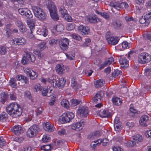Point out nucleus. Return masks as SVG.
<instances>
[{
    "label": "nucleus",
    "instance_id": "f257e3e1",
    "mask_svg": "<svg viewBox=\"0 0 151 151\" xmlns=\"http://www.w3.org/2000/svg\"><path fill=\"white\" fill-rule=\"evenodd\" d=\"M7 112L12 116L17 118L22 113V109L20 106L16 102L10 104L6 107Z\"/></svg>",
    "mask_w": 151,
    "mask_h": 151
},
{
    "label": "nucleus",
    "instance_id": "f03ea898",
    "mask_svg": "<svg viewBox=\"0 0 151 151\" xmlns=\"http://www.w3.org/2000/svg\"><path fill=\"white\" fill-rule=\"evenodd\" d=\"M50 16L53 20L56 21L59 19V17L57 12L56 6L54 3L49 1L47 5Z\"/></svg>",
    "mask_w": 151,
    "mask_h": 151
},
{
    "label": "nucleus",
    "instance_id": "7ed1b4c3",
    "mask_svg": "<svg viewBox=\"0 0 151 151\" xmlns=\"http://www.w3.org/2000/svg\"><path fill=\"white\" fill-rule=\"evenodd\" d=\"M47 81L54 87L60 89L64 86L66 80L64 78H59L57 81L55 77L52 76L48 78Z\"/></svg>",
    "mask_w": 151,
    "mask_h": 151
},
{
    "label": "nucleus",
    "instance_id": "20e7f679",
    "mask_svg": "<svg viewBox=\"0 0 151 151\" xmlns=\"http://www.w3.org/2000/svg\"><path fill=\"white\" fill-rule=\"evenodd\" d=\"M32 10L35 17L39 20H42L45 19L46 14L42 9L37 6H33Z\"/></svg>",
    "mask_w": 151,
    "mask_h": 151
},
{
    "label": "nucleus",
    "instance_id": "39448f33",
    "mask_svg": "<svg viewBox=\"0 0 151 151\" xmlns=\"http://www.w3.org/2000/svg\"><path fill=\"white\" fill-rule=\"evenodd\" d=\"M151 60V55L146 52H142L138 56V62L140 64H145L150 62Z\"/></svg>",
    "mask_w": 151,
    "mask_h": 151
},
{
    "label": "nucleus",
    "instance_id": "423d86ee",
    "mask_svg": "<svg viewBox=\"0 0 151 151\" xmlns=\"http://www.w3.org/2000/svg\"><path fill=\"white\" fill-rule=\"evenodd\" d=\"M40 131L39 126L36 124L31 126L27 132V135L28 137L32 138L37 134Z\"/></svg>",
    "mask_w": 151,
    "mask_h": 151
},
{
    "label": "nucleus",
    "instance_id": "0eeeda50",
    "mask_svg": "<svg viewBox=\"0 0 151 151\" xmlns=\"http://www.w3.org/2000/svg\"><path fill=\"white\" fill-rule=\"evenodd\" d=\"M109 6L118 10L120 9H125L128 7V4L126 2H122L119 3L117 2H111L110 3Z\"/></svg>",
    "mask_w": 151,
    "mask_h": 151
},
{
    "label": "nucleus",
    "instance_id": "6e6552de",
    "mask_svg": "<svg viewBox=\"0 0 151 151\" xmlns=\"http://www.w3.org/2000/svg\"><path fill=\"white\" fill-rule=\"evenodd\" d=\"M27 43V40L22 37L14 38L11 40V44L13 45H24Z\"/></svg>",
    "mask_w": 151,
    "mask_h": 151
},
{
    "label": "nucleus",
    "instance_id": "1a4fd4ad",
    "mask_svg": "<svg viewBox=\"0 0 151 151\" xmlns=\"http://www.w3.org/2000/svg\"><path fill=\"white\" fill-rule=\"evenodd\" d=\"M36 58L35 55L32 54L27 53L26 56L23 57L22 60V63L23 65L27 64L28 62H34Z\"/></svg>",
    "mask_w": 151,
    "mask_h": 151
},
{
    "label": "nucleus",
    "instance_id": "9d476101",
    "mask_svg": "<svg viewBox=\"0 0 151 151\" xmlns=\"http://www.w3.org/2000/svg\"><path fill=\"white\" fill-rule=\"evenodd\" d=\"M85 124L84 120L82 119L79 122L72 124L71 128L73 129L76 131H79L83 129Z\"/></svg>",
    "mask_w": 151,
    "mask_h": 151
},
{
    "label": "nucleus",
    "instance_id": "9b49d317",
    "mask_svg": "<svg viewBox=\"0 0 151 151\" xmlns=\"http://www.w3.org/2000/svg\"><path fill=\"white\" fill-rule=\"evenodd\" d=\"M25 73L32 80L36 79L38 76V74L30 68H26L24 70Z\"/></svg>",
    "mask_w": 151,
    "mask_h": 151
},
{
    "label": "nucleus",
    "instance_id": "f8f14e48",
    "mask_svg": "<svg viewBox=\"0 0 151 151\" xmlns=\"http://www.w3.org/2000/svg\"><path fill=\"white\" fill-rule=\"evenodd\" d=\"M88 114V108L84 106L80 107L77 111V114L80 116H87Z\"/></svg>",
    "mask_w": 151,
    "mask_h": 151
},
{
    "label": "nucleus",
    "instance_id": "ddd939ff",
    "mask_svg": "<svg viewBox=\"0 0 151 151\" xmlns=\"http://www.w3.org/2000/svg\"><path fill=\"white\" fill-rule=\"evenodd\" d=\"M59 44L60 48L62 50L66 51L68 47L69 40L67 38H64L60 41Z\"/></svg>",
    "mask_w": 151,
    "mask_h": 151
},
{
    "label": "nucleus",
    "instance_id": "4468645a",
    "mask_svg": "<svg viewBox=\"0 0 151 151\" xmlns=\"http://www.w3.org/2000/svg\"><path fill=\"white\" fill-rule=\"evenodd\" d=\"M106 37L108 43L113 45L117 44L119 40V38L117 37H109L106 35Z\"/></svg>",
    "mask_w": 151,
    "mask_h": 151
},
{
    "label": "nucleus",
    "instance_id": "2eb2a0df",
    "mask_svg": "<svg viewBox=\"0 0 151 151\" xmlns=\"http://www.w3.org/2000/svg\"><path fill=\"white\" fill-rule=\"evenodd\" d=\"M78 30L82 35H84L88 34L89 31V28L88 26L81 25L78 27Z\"/></svg>",
    "mask_w": 151,
    "mask_h": 151
},
{
    "label": "nucleus",
    "instance_id": "dca6fc26",
    "mask_svg": "<svg viewBox=\"0 0 151 151\" xmlns=\"http://www.w3.org/2000/svg\"><path fill=\"white\" fill-rule=\"evenodd\" d=\"M103 96V93L102 91H99L93 98V101L96 103H99L101 101Z\"/></svg>",
    "mask_w": 151,
    "mask_h": 151
},
{
    "label": "nucleus",
    "instance_id": "f3484780",
    "mask_svg": "<svg viewBox=\"0 0 151 151\" xmlns=\"http://www.w3.org/2000/svg\"><path fill=\"white\" fill-rule=\"evenodd\" d=\"M14 134L16 135H19L23 132L22 127L20 125H15L13 127L12 129Z\"/></svg>",
    "mask_w": 151,
    "mask_h": 151
},
{
    "label": "nucleus",
    "instance_id": "a211bd4d",
    "mask_svg": "<svg viewBox=\"0 0 151 151\" xmlns=\"http://www.w3.org/2000/svg\"><path fill=\"white\" fill-rule=\"evenodd\" d=\"M149 117L146 115H143L140 118L139 123L142 126L146 127L147 126V122L149 120Z\"/></svg>",
    "mask_w": 151,
    "mask_h": 151
},
{
    "label": "nucleus",
    "instance_id": "6ab92c4d",
    "mask_svg": "<svg viewBox=\"0 0 151 151\" xmlns=\"http://www.w3.org/2000/svg\"><path fill=\"white\" fill-rule=\"evenodd\" d=\"M100 116L102 118L109 117L111 116V113L108 110L101 109L99 112Z\"/></svg>",
    "mask_w": 151,
    "mask_h": 151
},
{
    "label": "nucleus",
    "instance_id": "aec40b11",
    "mask_svg": "<svg viewBox=\"0 0 151 151\" xmlns=\"http://www.w3.org/2000/svg\"><path fill=\"white\" fill-rule=\"evenodd\" d=\"M87 20L91 23L94 24L97 23L99 21V19L95 14L88 17Z\"/></svg>",
    "mask_w": 151,
    "mask_h": 151
},
{
    "label": "nucleus",
    "instance_id": "412c9836",
    "mask_svg": "<svg viewBox=\"0 0 151 151\" xmlns=\"http://www.w3.org/2000/svg\"><path fill=\"white\" fill-rule=\"evenodd\" d=\"M120 64L122 65L123 67H126L129 65L128 61L123 56H121L119 60Z\"/></svg>",
    "mask_w": 151,
    "mask_h": 151
},
{
    "label": "nucleus",
    "instance_id": "4be33fe9",
    "mask_svg": "<svg viewBox=\"0 0 151 151\" xmlns=\"http://www.w3.org/2000/svg\"><path fill=\"white\" fill-rule=\"evenodd\" d=\"M100 135V132L98 131H96L91 133L88 136V138L90 139H93L99 137Z\"/></svg>",
    "mask_w": 151,
    "mask_h": 151
},
{
    "label": "nucleus",
    "instance_id": "5701e85b",
    "mask_svg": "<svg viewBox=\"0 0 151 151\" xmlns=\"http://www.w3.org/2000/svg\"><path fill=\"white\" fill-rule=\"evenodd\" d=\"M43 128L45 130L49 132H52L54 130L53 127L51 126L50 123L49 122H46Z\"/></svg>",
    "mask_w": 151,
    "mask_h": 151
},
{
    "label": "nucleus",
    "instance_id": "b1692460",
    "mask_svg": "<svg viewBox=\"0 0 151 151\" xmlns=\"http://www.w3.org/2000/svg\"><path fill=\"white\" fill-rule=\"evenodd\" d=\"M111 27L115 29H119L122 26L121 22L120 21H116L113 22L111 24Z\"/></svg>",
    "mask_w": 151,
    "mask_h": 151
},
{
    "label": "nucleus",
    "instance_id": "393cba45",
    "mask_svg": "<svg viewBox=\"0 0 151 151\" xmlns=\"http://www.w3.org/2000/svg\"><path fill=\"white\" fill-rule=\"evenodd\" d=\"M16 78L18 81H21L24 82L26 84L29 83L28 78L26 76H22L21 75H18L16 77Z\"/></svg>",
    "mask_w": 151,
    "mask_h": 151
},
{
    "label": "nucleus",
    "instance_id": "a878e982",
    "mask_svg": "<svg viewBox=\"0 0 151 151\" xmlns=\"http://www.w3.org/2000/svg\"><path fill=\"white\" fill-rule=\"evenodd\" d=\"M105 83L103 79H99L94 82V84L96 88H99L102 86Z\"/></svg>",
    "mask_w": 151,
    "mask_h": 151
},
{
    "label": "nucleus",
    "instance_id": "bb28decb",
    "mask_svg": "<svg viewBox=\"0 0 151 151\" xmlns=\"http://www.w3.org/2000/svg\"><path fill=\"white\" fill-rule=\"evenodd\" d=\"M71 86L73 87V88L75 90H77L81 87V85L80 84L77 83V82L75 81L74 78H71Z\"/></svg>",
    "mask_w": 151,
    "mask_h": 151
},
{
    "label": "nucleus",
    "instance_id": "cd10ccee",
    "mask_svg": "<svg viewBox=\"0 0 151 151\" xmlns=\"http://www.w3.org/2000/svg\"><path fill=\"white\" fill-rule=\"evenodd\" d=\"M62 118L60 119L61 121V122L62 123H65L68 122H70V119L68 118L67 113H63L62 115Z\"/></svg>",
    "mask_w": 151,
    "mask_h": 151
},
{
    "label": "nucleus",
    "instance_id": "c85d7f7f",
    "mask_svg": "<svg viewBox=\"0 0 151 151\" xmlns=\"http://www.w3.org/2000/svg\"><path fill=\"white\" fill-rule=\"evenodd\" d=\"M112 101L114 104L117 106H119L122 104V99L118 97H114L112 99Z\"/></svg>",
    "mask_w": 151,
    "mask_h": 151
},
{
    "label": "nucleus",
    "instance_id": "c756f323",
    "mask_svg": "<svg viewBox=\"0 0 151 151\" xmlns=\"http://www.w3.org/2000/svg\"><path fill=\"white\" fill-rule=\"evenodd\" d=\"M1 101L3 104H4L8 99V94L7 93L4 92L3 93H1Z\"/></svg>",
    "mask_w": 151,
    "mask_h": 151
},
{
    "label": "nucleus",
    "instance_id": "7c9ffc66",
    "mask_svg": "<svg viewBox=\"0 0 151 151\" xmlns=\"http://www.w3.org/2000/svg\"><path fill=\"white\" fill-rule=\"evenodd\" d=\"M64 70L63 66L60 64L58 65L56 67V71L59 74H62Z\"/></svg>",
    "mask_w": 151,
    "mask_h": 151
},
{
    "label": "nucleus",
    "instance_id": "2f4dec72",
    "mask_svg": "<svg viewBox=\"0 0 151 151\" xmlns=\"http://www.w3.org/2000/svg\"><path fill=\"white\" fill-rule=\"evenodd\" d=\"M139 22L141 24H144L145 26L148 25L150 22V20H147L144 17H143L139 19Z\"/></svg>",
    "mask_w": 151,
    "mask_h": 151
},
{
    "label": "nucleus",
    "instance_id": "473e14b6",
    "mask_svg": "<svg viewBox=\"0 0 151 151\" xmlns=\"http://www.w3.org/2000/svg\"><path fill=\"white\" fill-rule=\"evenodd\" d=\"M37 46L41 51L43 50L47 47L46 45V43L45 42H41L37 45Z\"/></svg>",
    "mask_w": 151,
    "mask_h": 151
},
{
    "label": "nucleus",
    "instance_id": "72a5a7b5",
    "mask_svg": "<svg viewBox=\"0 0 151 151\" xmlns=\"http://www.w3.org/2000/svg\"><path fill=\"white\" fill-rule=\"evenodd\" d=\"M9 48L3 46L0 47V52L2 55H4L6 53Z\"/></svg>",
    "mask_w": 151,
    "mask_h": 151
},
{
    "label": "nucleus",
    "instance_id": "f704fd0d",
    "mask_svg": "<svg viewBox=\"0 0 151 151\" xmlns=\"http://www.w3.org/2000/svg\"><path fill=\"white\" fill-rule=\"evenodd\" d=\"M59 12L63 17V15H65L68 13L67 10L65 9V7L63 6H60L59 9Z\"/></svg>",
    "mask_w": 151,
    "mask_h": 151
},
{
    "label": "nucleus",
    "instance_id": "c9c22d12",
    "mask_svg": "<svg viewBox=\"0 0 151 151\" xmlns=\"http://www.w3.org/2000/svg\"><path fill=\"white\" fill-rule=\"evenodd\" d=\"M119 120H116L114 119V129L116 131H119L120 129L121 126L119 125L118 124Z\"/></svg>",
    "mask_w": 151,
    "mask_h": 151
},
{
    "label": "nucleus",
    "instance_id": "e433bc0d",
    "mask_svg": "<svg viewBox=\"0 0 151 151\" xmlns=\"http://www.w3.org/2000/svg\"><path fill=\"white\" fill-rule=\"evenodd\" d=\"M122 71L121 70H119L117 69L114 70V73L112 74L113 77L115 78L122 74Z\"/></svg>",
    "mask_w": 151,
    "mask_h": 151
},
{
    "label": "nucleus",
    "instance_id": "4c0bfd02",
    "mask_svg": "<svg viewBox=\"0 0 151 151\" xmlns=\"http://www.w3.org/2000/svg\"><path fill=\"white\" fill-rule=\"evenodd\" d=\"M28 25L29 27L30 30L31 34L32 35L35 29V25L34 24L31 22H29V23L28 24Z\"/></svg>",
    "mask_w": 151,
    "mask_h": 151
},
{
    "label": "nucleus",
    "instance_id": "58836bf2",
    "mask_svg": "<svg viewBox=\"0 0 151 151\" xmlns=\"http://www.w3.org/2000/svg\"><path fill=\"white\" fill-rule=\"evenodd\" d=\"M24 15L29 19H30L33 17V15L31 12L28 9H27Z\"/></svg>",
    "mask_w": 151,
    "mask_h": 151
},
{
    "label": "nucleus",
    "instance_id": "ea45409f",
    "mask_svg": "<svg viewBox=\"0 0 151 151\" xmlns=\"http://www.w3.org/2000/svg\"><path fill=\"white\" fill-rule=\"evenodd\" d=\"M51 146L50 145H46L41 146V149L45 151H49L51 150Z\"/></svg>",
    "mask_w": 151,
    "mask_h": 151
},
{
    "label": "nucleus",
    "instance_id": "a19ab883",
    "mask_svg": "<svg viewBox=\"0 0 151 151\" xmlns=\"http://www.w3.org/2000/svg\"><path fill=\"white\" fill-rule=\"evenodd\" d=\"M133 139L134 140L141 142L142 141L143 138L142 135L139 134H137L133 137Z\"/></svg>",
    "mask_w": 151,
    "mask_h": 151
},
{
    "label": "nucleus",
    "instance_id": "79ce46f5",
    "mask_svg": "<svg viewBox=\"0 0 151 151\" xmlns=\"http://www.w3.org/2000/svg\"><path fill=\"white\" fill-rule=\"evenodd\" d=\"M62 106L64 107L67 108L68 106V104H69L68 101L65 99H63L60 102Z\"/></svg>",
    "mask_w": 151,
    "mask_h": 151
},
{
    "label": "nucleus",
    "instance_id": "37998d69",
    "mask_svg": "<svg viewBox=\"0 0 151 151\" xmlns=\"http://www.w3.org/2000/svg\"><path fill=\"white\" fill-rule=\"evenodd\" d=\"M63 18L67 21L68 22H72L73 19L71 16L68 13L65 15H63Z\"/></svg>",
    "mask_w": 151,
    "mask_h": 151
},
{
    "label": "nucleus",
    "instance_id": "c03bdc74",
    "mask_svg": "<svg viewBox=\"0 0 151 151\" xmlns=\"http://www.w3.org/2000/svg\"><path fill=\"white\" fill-rule=\"evenodd\" d=\"M125 144V145L128 147H130L135 145L136 143L134 141H130L126 143Z\"/></svg>",
    "mask_w": 151,
    "mask_h": 151
},
{
    "label": "nucleus",
    "instance_id": "a18cd8bd",
    "mask_svg": "<svg viewBox=\"0 0 151 151\" xmlns=\"http://www.w3.org/2000/svg\"><path fill=\"white\" fill-rule=\"evenodd\" d=\"M9 83L10 85L12 87H15L17 86L16 81L14 78H11L9 81Z\"/></svg>",
    "mask_w": 151,
    "mask_h": 151
},
{
    "label": "nucleus",
    "instance_id": "49530a36",
    "mask_svg": "<svg viewBox=\"0 0 151 151\" xmlns=\"http://www.w3.org/2000/svg\"><path fill=\"white\" fill-rule=\"evenodd\" d=\"M18 27L20 32L23 33L26 32L27 29L24 25H23L21 26L18 25Z\"/></svg>",
    "mask_w": 151,
    "mask_h": 151
},
{
    "label": "nucleus",
    "instance_id": "de8ad7c7",
    "mask_svg": "<svg viewBox=\"0 0 151 151\" xmlns=\"http://www.w3.org/2000/svg\"><path fill=\"white\" fill-rule=\"evenodd\" d=\"M42 90V86L40 84H37L35 85L34 86V91L36 92L40 91Z\"/></svg>",
    "mask_w": 151,
    "mask_h": 151
},
{
    "label": "nucleus",
    "instance_id": "09e8293b",
    "mask_svg": "<svg viewBox=\"0 0 151 151\" xmlns=\"http://www.w3.org/2000/svg\"><path fill=\"white\" fill-rule=\"evenodd\" d=\"M75 27V24L73 23H69L66 26V29L68 30L73 29Z\"/></svg>",
    "mask_w": 151,
    "mask_h": 151
},
{
    "label": "nucleus",
    "instance_id": "8fccbe9b",
    "mask_svg": "<svg viewBox=\"0 0 151 151\" xmlns=\"http://www.w3.org/2000/svg\"><path fill=\"white\" fill-rule=\"evenodd\" d=\"M58 42V40L52 39L49 41V44L51 46L57 44Z\"/></svg>",
    "mask_w": 151,
    "mask_h": 151
},
{
    "label": "nucleus",
    "instance_id": "3c124183",
    "mask_svg": "<svg viewBox=\"0 0 151 151\" xmlns=\"http://www.w3.org/2000/svg\"><path fill=\"white\" fill-rule=\"evenodd\" d=\"M27 9L20 8L18 10L19 13L22 15H24Z\"/></svg>",
    "mask_w": 151,
    "mask_h": 151
},
{
    "label": "nucleus",
    "instance_id": "603ef678",
    "mask_svg": "<svg viewBox=\"0 0 151 151\" xmlns=\"http://www.w3.org/2000/svg\"><path fill=\"white\" fill-rule=\"evenodd\" d=\"M50 139V137L48 136L46 134L44 135L42 138V141L44 142H47L49 141Z\"/></svg>",
    "mask_w": 151,
    "mask_h": 151
},
{
    "label": "nucleus",
    "instance_id": "864d4df0",
    "mask_svg": "<svg viewBox=\"0 0 151 151\" xmlns=\"http://www.w3.org/2000/svg\"><path fill=\"white\" fill-rule=\"evenodd\" d=\"M56 30L58 32H60L63 29V27L62 25L59 24L56 26Z\"/></svg>",
    "mask_w": 151,
    "mask_h": 151
},
{
    "label": "nucleus",
    "instance_id": "5fc2aeb1",
    "mask_svg": "<svg viewBox=\"0 0 151 151\" xmlns=\"http://www.w3.org/2000/svg\"><path fill=\"white\" fill-rule=\"evenodd\" d=\"M43 31L41 32V33L39 34L40 35H42L44 37H46L48 34V30L47 28L43 29Z\"/></svg>",
    "mask_w": 151,
    "mask_h": 151
},
{
    "label": "nucleus",
    "instance_id": "6e6d98bb",
    "mask_svg": "<svg viewBox=\"0 0 151 151\" xmlns=\"http://www.w3.org/2000/svg\"><path fill=\"white\" fill-rule=\"evenodd\" d=\"M66 132L64 129H62L59 131L58 132V134L60 136H63L66 134Z\"/></svg>",
    "mask_w": 151,
    "mask_h": 151
},
{
    "label": "nucleus",
    "instance_id": "4d7b16f0",
    "mask_svg": "<svg viewBox=\"0 0 151 151\" xmlns=\"http://www.w3.org/2000/svg\"><path fill=\"white\" fill-rule=\"evenodd\" d=\"M6 145V142L2 137H0V147H2Z\"/></svg>",
    "mask_w": 151,
    "mask_h": 151
},
{
    "label": "nucleus",
    "instance_id": "13d9d810",
    "mask_svg": "<svg viewBox=\"0 0 151 151\" xmlns=\"http://www.w3.org/2000/svg\"><path fill=\"white\" fill-rule=\"evenodd\" d=\"M72 36L73 39L78 41H80L82 40L81 37L77 34H73Z\"/></svg>",
    "mask_w": 151,
    "mask_h": 151
},
{
    "label": "nucleus",
    "instance_id": "bf43d9fd",
    "mask_svg": "<svg viewBox=\"0 0 151 151\" xmlns=\"http://www.w3.org/2000/svg\"><path fill=\"white\" fill-rule=\"evenodd\" d=\"M72 105L73 106H75L78 105L79 103V101L77 99H72L71 101Z\"/></svg>",
    "mask_w": 151,
    "mask_h": 151
},
{
    "label": "nucleus",
    "instance_id": "052dcab7",
    "mask_svg": "<svg viewBox=\"0 0 151 151\" xmlns=\"http://www.w3.org/2000/svg\"><path fill=\"white\" fill-rule=\"evenodd\" d=\"M67 114L68 118L70 119V121L74 118L75 115L73 113L68 112H67Z\"/></svg>",
    "mask_w": 151,
    "mask_h": 151
},
{
    "label": "nucleus",
    "instance_id": "680f3d73",
    "mask_svg": "<svg viewBox=\"0 0 151 151\" xmlns=\"http://www.w3.org/2000/svg\"><path fill=\"white\" fill-rule=\"evenodd\" d=\"M7 119L6 115L4 114H0V121L4 122Z\"/></svg>",
    "mask_w": 151,
    "mask_h": 151
},
{
    "label": "nucleus",
    "instance_id": "e2e57ef3",
    "mask_svg": "<svg viewBox=\"0 0 151 151\" xmlns=\"http://www.w3.org/2000/svg\"><path fill=\"white\" fill-rule=\"evenodd\" d=\"M143 38L145 39H147L151 41V35L149 34H144Z\"/></svg>",
    "mask_w": 151,
    "mask_h": 151
},
{
    "label": "nucleus",
    "instance_id": "0e129e2a",
    "mask_svg": "<svg viewBox=\"0 0 151 151\" xmlns=\"http://www.w3.org/2000/svg\"><path fill=\"white\" fill-rule=\"evenodd\" d=\"M114 61V58L112 57H110L107 60L105 61L108 65H109L112 63Z\"/></svg>",
    "mask_w": 151,
    "mask_h": 151
},
{
    "label": "nucleus",
    "instance_id": "69168bd1",
    "mask_svg": "<svg viewBox=\"0 0 151 151\" xmlns=\"http://www.w3.org/2000/svg\"><path fill=\"white\" fill-rule=\"evenodd\" d=\"M14 140L19 143L22 142L24 140V139L22 137H17L14 138Z\"/></svg>",
    "mask_w": 151,
    "mask_h": 151
},
{
    "label": "nucleus",
    "instance_id": "338daca9",
    "mask_svg": "<svg viewBox=\"0 0 151 151\" xmlns=\"http://www.w3.org/2000/svg\"><path fill=\"white\" fill-rule=\"evenodd\" d=\"M100 15L106 19H108L109 18L108 14L106 12L101 13Z\"/></svg>",
    "mask_w": 151,
    "mask_h": 151
},
{
    "label": "nucleus",
    "instance_id": "774afa93",
    "mask_svg": "<svg viewBox=\"0 0 151 151\" xmlns=\"http://www.w3.org/2000/svg\"><path fill=\"white\" fill-rule=\"evenodd\" d=\"M113 151H122L123 149L120 147L118 146L113 147Z\"/></svg>",
    "mask_w": 151,
    "mask_h": 151
}]
</instances>
